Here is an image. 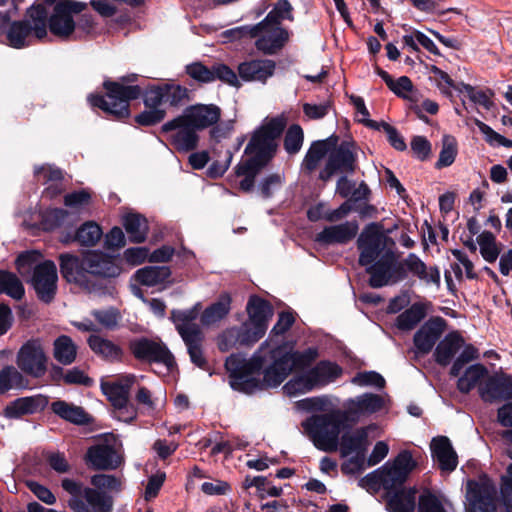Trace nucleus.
Returning <instances> with one entry per match:
<instances>
[{
  "mask_svg": "<svg viewBox=\"0 0 512 512\" xmlns=\"http://www.w3.org/2000/svg\"><path fill=\"white\" fill-rule=\"evenodd\" d=\"M268 341L261 343L250 359L242 354H231L225 361L229 373L230 387L238 392L251 395L256 391L281 385L293 369L310 366L319 356L318 348L309 347L304 351L287 350L285 344H277L268 351L271 363L264 368L263 355Z\"/></svg>",
  "mask_w": 512,
  "mask_h": 512,
  "instance_id": "1",
  "label": "nucleus"
},
{
  "mask_svg": "<svg viewBox=\"0 0 512 512\" xmlns=\"http://www.w3.org/2000/svg\"><path fill=\"white\" fill-rule=\"evenodd\" d=\"M424 269L425 263L415 253L399 261L392 248L385 250L381 257L365 267L369 275L368 284L374 289L399 283L408 277L409 272L414 276H422Z\"/></svg>",
  "mask_w": 512,
  "mask_h": 512,
  "instance_id": "2",
  "label": "nucleus"
},
{
  "mask_svg": "<svg viewBox=\"0 0 512 512\" xmlns=\"http://www.w3.org/2000/svg\"><path fill=\"white\" fill-rule=\"evenodd\" d=\"M302 427L317 449L335 452L340 434L350 430L352 424L348 419V412L333 409L326 413L311 415L302 422Z\"/></svg>",
  "mask_w": 512,
  "mask_h": 512,
  "instance_id": "3",
  "label": "nucleus"
},
{
  "mask_svg": "<svg viewBox=\"0 0 512 512\" xmlns=\"http://www.w3.org/2000/svg\"><path fill=\"white\" fill-rule=\"evenodd\" d=\"M105 95L90 94L87 98L92 108L102 110L107 118L115 121H125L131 116L130 101L144 97V91L139 85H123L111 79L102 84Z\"/></svg>",
  "mask_w": 512,
  "mask_h": 512,
  "instance_id": "4",
  "label": "nucleus"
},
{
  "mask_svg": "<svg viewBox=\"0 0 512 512\" xmlns=\"http://www.w3.org/2000/svg\"><path fill=\"white\" fill-rule=\"evenodd\" d=\"M59 270L62 278L70 284H75L88 293L98 296H114L116 286L107 284L101 279H90L87 269V251L82 255L61 253L58 256Z\"/></svg>",
  "mask_w": 512,
  "mask_h": 512,
  "instance_id": "5",
  "label": "nucleus"
},
{
  "mask_svg": "<svg viewBox=\"0 0 512 512\" xmlns=\"http://www.w3.org/2000/svg\"><path fill=\"white\" fill-rule=\"evenodd\" d=\"M285 127V118L278 116L269 119L254 130L244 154L250 156L248 159L268 166L277 153V139L283 134Z\"/></svg>",
  "mask_w": 512,
  "mask_h": 512,
  "instance_id": "6",
  "label": "nucleus"
},
{
  "mask_svg": "<svg viewBox=\"0 0 512 512\" xmlns=\"http://www.w3.org/2000/svg\"><path fill=\"white\" fill-rule=\"evenodd\" d=\"M44 11L36 4L29 6L23 19L14 20L4 31L6 44L14 49H22L33 44L32 39L42 41L46 38Z\"/></svg>",
  "mask_w": 512,
  "mask_h": 512,
  "instance_id": "7",
  "label": "nucleus"
},
{
  "mask_svg": "<svg viewBox=\"0 0 512 512\" xmlns=\"http://www.w3.org/2000/svg\"><path fill=\"white\" fill-rule=\"evenodd\" d=\"M342 373V367L336 362L321 360L303 375L288 381L284 385V390L289 395L311 391L315 387H322L335 381Z\"/></svg>",
  "mask_w": 512,
  "mask_h": 512,
  "instance_id": "8",
  "label": "nucleus"
},
{
  "mask_svg": "<svg viewBox=\"0 0 512 512\" xmlns=\"http://www.w3.org/2000/svg\"><path fill=\"white\" fill-rule=\"evenodd\" d=\"M356 245L359 251L358 263L361 267H366L381 257L385 250L393 249L395 242L384 234L382 224L372 222L363 228Z\"/></svg>",
  "mask_w": 512,
  "mask_h": 512,
  "instance_id": "9",
  "label": "nucleus"
},
{
  "mask_svg": "<svg viewBox=\"0 0 512 512\" xmlns=\"http://www.w3.org/2000/svg\"><path fill=\"white\" fill-rule=\"evenodd\" d=\"M128 348L138 362L163 364L169 372L177 366L174 355L161 340L156 341L142 336L131 339Z\"/></svg>",
  "mask_w": 512,
  "mask_h": 512,
  "instance_id": "10",
  "label": "nucleus"
},
{
  "mask_svg": "<svg viewBox=\"0 0 512 512\" xmlns=\"http://www.w3.org/2000/svg\"><path fill=\"white\" fill-rule=\"evenodd\" d=\"M466 488V512H497L496 485L487 474L480 475L479 480L469 479Z\"/></svg>",
  "mask_w": 512,
  "mask_h": 512,
  "instance_id": "11",
  "label": "nucleus"
},
{
  "mask_svg": "<svg viewBox=\"0 0 512 512\" xmlns=\"http://www.w3.org/2000/svg\"><path fill=\"white\" fill-rule=\"evenodd\" d=\"M16 364L24 374L35 379L42 378L48 369V356L41 340L26 341L17 352Z\"/></svg>",
  "mask_w": 512,
  "mask_h": 512,
  "instance_id": "12",
  "label": "nucleus"
},
{
  "mask_svg": "<svg viewBox=\"0 0 512 512\" xmlns=\"http://www.w3.org/2000/svg\"><path fill=\"white\" fill-rule=\"evenodd\" d=\"M57 282V267L52 260H44L34 266L30 283L40 302L50 304L54 301Z\"/></svg>",
  "mask_w": 512,
  "mask_h": 512,
  "instance_id": "13",
  "label": "nucleus"
},
{
  "mask_svg": "<svg viewBox=\"0 0 512 512\" xmlns=\"http://www.w3.org/2000/svg\"><path fill=\"white\" fill-rule=\"evenodd\" d=\"M181 118L182 114L164 123L161 126V133L167 134L175 131L169 137L170 144L178 152H190L198 147L199 135L197 132L199 130L194 128L191 122Z\"/></svg>",
  "mask_w": 512,
  "mask_h": 512,
  "instance_id": "14",
  "label": "nucleus"
},
{
  "mask_svg": "<svg viewBox=\"0 0 512 512\" xmlns=\"http://www.w3.org/2000/svg\"><path fill=\"white\" fill-rule=\"evenodd\" d=\"M189 99V90L179 84L165 83L149 85L144 90V106H161L167 103L170 107L179 108Z\"/></svg>",
  "mask_w": 512,
  "mask_h": 512,
  "instance_id": "15",
  "label": "nucleus"
},
{
  "mask_svg": "<svg viewBox=\"0 0 512 512\" xmlns=\"http://www.w3.org/2000/svg\"><path fill=\"white\" fill-rule=\"evenodd\" d=\"M87 264L90 279H101L107 284L115 285L110 279L122 273L119 258L102 251L88 250Z\"/></svg>",
  "mask_w": 512,
  "mask_h": 512,
  "instance_id": "16",
  "label": "nucleus"
},
{
  "mask_svg": "<svg viewBox=\"0 0 512 512\" xmlns=\"http://www.w3.org/2000/svg\"><path fill=\"white\" fill-rule=\"evenodd\" d=\"M36 7L44 11L46 36L49 30L52 35L63 41L70 40L76 29V22L73 16L66 13L64 6L56 3L51 15L43 4H36Z\"/></svg>",
  "mask_w": 512,
  "mask_h": 512,
  "instance_id": "17",
  "label": "nucleus"
},
{
  "mask_svg": "<svg viewBox=\"0 0 512 512\" xmlns=\"http://www.w3.org/2000/svg\"><path fill=\"white\" fill-rule=\"evenodd\" d=\"M478 391L485 403L508 402L512 400V375L504 372L490 375Z\"/></svg>",
  "mask_w": 512,
  "mask_h": 512,
  "instance_id": "18",
  "label": "nucleus"
},
{
  "mask_svg": "<svg viewBox=\"0 0 512 512\" xmlns=\"http://www.w3.org/2000/svg\"><path fill=\"white\" fill-rule=\"evenodd\" d=\"M417 488L405 484L393 483L383 493L385 509L388 512H415L417 506Z\"/></svg>",
  "mask_w": 512,
  "mask_h": 512,
  "instance_id": "19",
  "label": "nucleus"
},
{
  "mask_svg": "<svg viewBox=\"0 0 512 512\" xmlns=\"http://www.w3.org/2000/svg\"><path fill=\"white\" fill-rule=\"evenodd\" d=\"M447 322L441 316L429 318L414 334L413 344L417 353L427 355L443 334Z\"/></svg>",
  "mask_w": 512,
  "mask_h": 512,
  "instance_id": "20",
  "label": "nucleus"
},
{
  "mask_svg": "<svg viewBox=\"0 0 512 512\" xmlns=\"http://www.w3.org/2000/svg\"><path fill=\"white\" fill-rule=\"evenodd\" d=\"M276 70V62L272 59L258 58L241 62L238 67V75L244 82H259L266 84Z\"/></svg>",
  "mask_w": 512,
  "mask_h": 512,
  "instance_id": "21",
  "label": "nucleus"
},
{
  "mask_svg": "<svg viewBox=\"0 0 512 512\" xmlns=\"http://www.w3.org/2000/svg\"><path fill=\"white\" fill-rule=\"evenodd\" d=\"M222 110L216 104L197 103L185 108L182 120H187L199 131L217 124L221 118Z\"/></svg>",
  "mask_w": 512,
  "mask_h": 512,
  "instance_id": "22",
  "label": "nucleus"
},
{
  "mask_svg": "<svg viewBox=\"0 0 512 512\" xmlns=\"http://www.w3.org/2000/svg\"><path fill=\"white\" fill-rule=\"evenodd\" d=\"M49 404V398L42 394L20 397L11 401L4 408V416L9 419H19L24 415L42 412Z\"/></svg>",
  "mask_w": 512,
  "mask_h": 512,
  "instance_id": "23",
  "label": "nucleus"
},
{
  "mask_svg": "<svg viewBox=\"0 0 512 512\" xmlns=\"http://www.w3.org/2000/svg\"><path fill=\"white\" fill-rule=\"evenodd\" d=\"M431 456L442 472L451 473L458 465V456L447 436H436L430 443Z\"/></svg>",
  "mask_w": 512,
  "mask_h": 512,
  "instance_id": "24",
  "label": "nucleus"
},
{
  "mask_svg": "<svg viewBox=\"0 0 512 512\" xmlns=\"http://www.w3.org/2000/svg\"><path fill=\"white\" fill-rule=\"evenodd\" d=\"M359 230L357 221H346L338 225L325 227L316 234L315 241L323 246L347 244L355 238Z\"/></svg>",
  "mask_w": 512,
  "mask_h": 512,
  "instance_id": "25",
  "label": "nucleus"
},
{
  "mask_svg": "<svg viewBox=\"0 0 512 512\" xmlns=\"http://www.w3.org/2000/svg\"><path fill=\"white\" fill-rule=\"evenodd\" d=\"M86 464L93 470H114L119 467L120 460L113 446L96 444L88 448L85 455Z\"/></svg>",
  "mask_w": 512,
  "mask_h": 512,
  "instance_id": "26",
  "label": "nucleus"
},
{
  "mask_svg": "<svg viewBox=\"0 0 512 512\" xmlns=\"http://www.w3.org/2000/svg\"><path fill=\"white\" fill-rule=\"evenodd\" d=\"M179 335L187 347L190 361L198 368L208 371L209 364L203 352L204 334L202 330L196 327H191L189 330L179 329Z\"/></svg>",
  "mask_w": 512,
  "mask_h": 512,
  "instance_id": "27",
  "label": "nucleus"
},
{
  "mask_svg": "<svg viewBox=\"0 0 512 512\" xmlns=\"http://www.w3.org/2000/svg\"><path fill=\"white\" fill-rule=\"evenodd\" d=\"M384 407V399L382 396L373 393H364L354 399H348L346 402V409L348 412V419L351 424L357 421L355 415L372 414L379 412Z\"/></svg>",
  "mask_w": 512,
  "mask_h": 512,
  "instance_id": "28",
  "label": "nucleus"
},
{
  "mask_svg": "<svg viewBox=\"0 0 512 512\" xmlns=\"http://www.w3.org/2000/svg\"><path fill=\"white\" fill-rule=\"evenodd\" d=\"M51 411L66 422L78 426H87L94 423V418L83 407L69 403L65 400L53 401Z\"/></svg>",
  "mask_w": 512,
  "mask_h": 512,
  "instance_id": "29",
  "label": "nucleus"
},
{
  "mask_svg": "<svg viewBox=\"0 0 512 512\" xmlns=\"http://www.w3.org/2000/svg\"><path fill=\"white\" fill-rule=\"evenodd\" d=\"M355 143L353 141H342L340 145L330 153L328 157L329 165H332L337 172L353 174L357 165V154L353 151Z\"/></svg>",
  "mask_w": 512,
  "mask_h": 512,
  "instance_id": "30",
  "label": "nucleus"
},
{
  "mask_svg": "<svg viewBox=\"0 0 512 512\" xmlns=\"http://www.w3.org/2000/svg\"><path fill=\"white\" fill-rule=\"evenodd\" d=\"M464 343L465 340L458 331L447 333L435 347L433 353L435 362L442 367L448 366Z\"/></svg>",
  "mask_w": 512,
  "mask_h": 512,
  "instance_id": "31",
  "label": "nucleus"
},
{
  "mask_svg": "<svg viewBox=\"0 0 512 512\" xmlns=\"http://www.w3.org/2000/svg\"><path fill=\"white\" fill-rule=\"evenodd\" d=\"M392 483L405 484L410 473L416 468L417 463L409 450H402L392 462L384 465Z\"/></svg>",
  "mask_w": 512,
  "mask_h": 512,
  "instance_id": "32",
  "label": "nucleus"
},
{
  "mask_svg": "<svg viewBox=\"0 0 512 512\" xmlns=\"http://www.w3.org/2000/svg\"><path fill=\"white\" fill-rule=\"evenodd\" d=\"M371 430L372 425L358 427L352 432H349V430L343 431L341 438L339 437L338 445L340 446L341 457H348L358 450H368L369 432Z\"/></svg>",
  "mask_w": 512,
  "mask_h": 512,
  "instance_id": "33",
  "label": "nucleus"
},
{
  "mask_svg": "<svg viewBox=\"0 0 512 512\" xmlns=\"http://www.w3.org/2000/svg\"><path fill=\"white\" fill-rule=\"evenodd\" d=\"M246 311L248 313V322L259 327V331L268 328L270 319L273 316V306L271 303L258 296L251 295L248 299Z\"/></svg>",
  "mask_w": 512,
  "mask_h": 512,
  "instance_id": "34",
  "label": "nucleus"
},
{
  "mask_svg": "<svg viewBox=\"0 0 512 512\" xmlns=\"http://www.w3.org/2000/svg\"><path fill=\"white\" fill-rule=\"evenodd\" d=\"M121 224L131 243L140 244L146 241L149 233V225L144 215L137 212L126 213L122 216Z\"/></svg>",
  "mask_w": 512,
  "mask_h": 512,
  "instance_id": "35",
  "label": "nucleus"
},
{
  "mask_svg": "<svg viewBox=\"0 0 512 512\" xmlns=\"http://www.w3.org/2000/svg\"><path fill=\"white\" fill-rule=\"evenodd\" d=\"M87 343L90 349L103 360L110 363L123 362L124 350L111 340L92 334L88 337Z\"/></svg>",
  "mask_w": 512,
  "mask_h": 512,
  "instance_id": "36",
  "label": "nucleus"
},
{
  "mask_svg": "<svg viewBox=\"0 0 512 512\" xmlns=\"http://www.w3.org/2000/svg\"><path fill=\"white\" fill-rule=\"evenodd\" d=\"M426 316L427 305L423 302H415L396 317L394 326L399 331L408 332L415 329Z\"/></svg>",
  "mask_w": 512,
  "mask_h": 512,
  "instance_id": "37",
  "label": "nucleus"
},
{
  "mask_svg": "<svg viewBox=\"0 0 512 512\" xmlns=\"http://www.w3.org/2000/svg\"><path fill=\"white\" fill-rule=\"evenodd\" d=\"M232 298L227 292L221 293L217 300L206 307L200 316L204 326H210L224 319L231 310Z\"/></svg>",
  "mask_w": 512,
  "mask_h": 512,
  "instance_id": "38",
  "label": "nucleus"
},
{
  "mask_svg": "<svg viewBox=\"0 0 512 512\" xmlns=\"http://www.w3.org/2000/svg\"><path fill=\"white\" fill-rule=\"evenodd\" d=\"M338 137L333 135L325 140L314 141L309 147L304 160L303 166L308 172L314 171L320 160L327 154L331 146L337 144Z\"/></svg>",
  "mask_w": 512,
  "mask_h": 512,
  "instance_id": "39",
  "label": "nucleus"
},
{
  "mask_svg": "<svg viewBox=\"0 0 512 512\" xmlns=\"http://www.w3.org/2000/svg\"><path fill=\"white\" fill-rule=\"evenodd\" d=\"M266 166L252 161L250 159H245L240 161L234 168L235 174L237 176H243L244 178L239 183V188L243 192L250 193L253 191L255 186V179L257 175L265 168Z\"/></svg>",
  "mask_w": 512,
  "mask_h": 512,
  "instance_id": "40",
  "label": "nucleus"
},
{
  "mask_svg": "<svg viewBox=\"0 0 512 512\" xmlns=\"http://www.w3.org/2000/svg\"><path fill=\"white\" fill-rule=\"evenodd\" d=\"M488 377V369L481 363L469 366L457 380V389L462 394H469L479 382Z\"/></svg>",
  "mask_w": 512,
  "mask_h": 512,
  "instance_id": "41",
  "label": "nucleus"
},
{
  "mask_svg": "<svg viewBox=\"0 0 512 512\" xmlns=\"http://www.w3.org/2000/svg\"><path fill=\"white\" fill-rule=\"evenodd\" d=\"M171 276L167 266H145L135 272V279L143 286L153 287L164 283Z\"/></svg>",
  "mask_w": 512,
  "mask_h": 512,
  "instance_id": "42",
  "label": "nucleus"
},
{
  "mask_svg": "<svg viewBox=\"0 0 512 512\" xmlns=\"http://www.w3.org/2000/svg\"><path fill=\"white\" fill-rule=\"evenodd\" d=\"M359 122L370 129L383 131L387 136V141L395 150L405 151L407 149L404 137L389 123L385 121L378 122L372 119H361Z\"/></svg>",
  "mask_w": 512,
  "mask_h": 512,
  "instance_id": "43",
  "label": "nucleus"
},
{
  "mask_svg": "<svg viewBox=\"0 0 512 512\" xmlns=\"http://www.w3.org/2000/svg\"><path fill=\"white\" fill-rule=\"evenodd\" d=\"M101 390L111 405L115 408H121L129 400L130 384L120 381L101 383Z\"/></svg>",
  "mask_w": 512,
  "mask_h": 512,
  "instance_id": "44",
  "label": "nucleus"
},
{
  "mask_svg": "<svg viewBox=\"0 0 512 512\" xmlns=\"http://www.w3.org/2000/svg\"><path fill=\"white\" fill-rule=\"evenodd\" d=\"M53 356L62 365H70L75 361L77 348L69 336L61 335L54 340Z\"/></svg>",
  "mask_w": 512,
  "mask_h": 512,
  "instance_id": "45",
  "label": "nucleus"
},
{
  "mask_svg": "<svg viewBox=\"0 0 512 512\" xmlns=\"http://www.w3.org/2000/svg\"><path fill=\"white\" fill-rule=\"evenodd\" d=\"M387 467L381 466L380 468L368 473L359 480V486L366 489L368 492L376 493L381 488L386 492L393 484L386 471Z\"/></svg>",
  "mask_w": 512,
  "mask_h": 512,
  "instance_id": "46",
  "label": "nucleus"
},
{
  "mask_svg": "<svg viewBox=\"0 0 512 512\" xmlns=\"http://www.w3.org/2000/svg\"><path fill=\"white\" fill-rule=\"evenodd\" d=\"M0 294H6L17 301L24 297V286L16 274L0 270Z\"/></svg>",
  "mask_w": 512,
  "mask_h": 512,
  "instance_id": "47",
  "label": "nucleus"
},
{
  "mask_svg": "<svg viewBox=\"0 0 512 512\" xmlns=\"http://www.w3.org/2000/svg\"><path fill=\"white\" fill-rule=\"evenodd\" d=\"M103 236L101 226L95 221H86L76 229L77 243L84 247H93Z\"/></svg>",
  "mask_w": 512,
  "mask_h": 512,
  "instance_id": "48",
  "label": "nucleus"
},
{
  "mask_svg": "<svg viewBox=\"0 0 512 512\" xmlns=\"http://www.w3.org/2000/svg\"><path fill=\"white\" fill-rule=\"evenodd\" d=\"M201 309V304L196 303L193 307L186 310L173 309L171 311L170 319L175 324L176 330L190 329L191 327L200 328L194 321L197 319Z\"/></svg>",
  "mask_w": 512,
  "mask_h": 512,
  "instance_id": "49",
  "label": "nucleus"
},
{
  "mask_svg": "<svg viewBox=\"0 0 512 512\" xmlns=\"http://www.w3.org/2000/svg\"><path fill=\"white\" fill-rule=\"evenodd\" d=\"M84 499L94 512H112L113 510V498L105 492L85 487Z\"/></svg>",
  "mask_w": 512,
  "mask_h": 512,
  "instance_id": "50",
  "label": "nucleus"
},
{
  "mask_svg": "<svg viewBox=\"0 0 512 512\" xmlns=\"http://www.w3.org/2000/svg\"><path fill=\"white\" fill-rule=\"evenodd\" d=\"M417 512H447L442 497L426 488L418 496Z\"/></svg>",
  "mask_w": 512,
  "mask_h": 512,
  "instance_id": "51",
  "label": "nucleus"
},
{
  "mask_svg": "<svg viewBox=\"0 0 512 512\" xmlns=\"http://www.w3.org/2000/svg\"><path fill=\"white\" fill-rule=\"evenodd\" d=\"M282 20L293 21V7L288 0H277L272 10L264 18L269 26H280Z\"/></svg>",
  "mask_w": 512,
  "mask_h": 512,
  "instance_id": "52",
  "label": "nucleus"
},
{
  "mask_svg": "<svg viewBox=\"0 0 512 512\" xmlns=\"http://www.w3.org/2000/svg\"><path fill=\"white\" fill-rule=\"evenodd\" d=\"M14 387H24V376L14 366H5L0 370V394H5Z\"/></svg>",
  "mask_w": 512,
  "mask_h": 512,
  "instance_id": "53",
  "label": "nucleus"
},
{
  "mask_svg": "<svg viewBox=\"0 0 512 512\" xmlns=\"http://www.w3.org/2000/svg\"><path fill=\"white\" fill-rule=\"evenodd\" d=\"M62 488L69 493L72 498L69 500V507L73 510H85V503L82 499L84 497V488L81 482L73 479L64 478L61 481Z\"/></svg>",
  "mask_w": 512,
  "mask_h": 512,
  "instance_id": "54",
  "label": "nucleus"
},
{
  "mask_svg": "<svg viewBox=\"0 0 512 512\" xmlns=\"http://www.w3.org/2000/svg\"><path fill=\"white\" fill-rule=\"evenodd\" d=\"M69 216V212L63 208H51L41 215L40 225L46 232L54 231L61 227Z\"/></svg>",
  "mask_w": 512,
  "mask_h": 512,
  "instance_id": "55",
  "label": "nucleus"
},
{
  "mask_svg": "<svg viewBox=\"0 0 512 512\" xmlns=\"http://www.w3.org/2000/svg\"><path fill=\"white\" fill-rule=\"evenodd\" d=\"M457 142L453 136L445 135L442 139V149L439 158L435 163L437 169L448 167L452 165L457 156Z\"/></svg>",
  "mask_w": 512,
  "mask_h": 512,
  "instance_id": "56",
  "label": "nucleus"
},
{
  "mask_svg": "<svg viewBox=\"0 0 512 512\" xmlns=\"http://www.w3.org/2000/svg\"><path fill=\"white\" fill-rule=\"evenodd\" d=\"M145 110L134 117L138 126L151 127L161 123L166 117V110L161 106H145Z\"/></svg>",
  "mask_w": 512,
  "mask_h": 512,
  "instance_id": "57",
  "label": "nucleus"
},
{
  "mask_svg": "<svg viewBox=\"0 0 512 512\" xmlns=\"http://www.w3.org/2000/svg\"><path fill=\"white\" fill-rule=\"evenodd\" d=\"M304 132L299 124H292L286 131L283 141L285 151L294 155L298 153L303 145Z\"/></svg>",
  "mask_w": 512,
  "mask_h": 512,
  "instance_id": "58",
  "label": "nucleus"
},
{
  "mask_svg": "<svg viewBox=\"0 0 512 512\" xmlns=\"http://www.w3.org/2000/svg\"><path fill=\"white\" fill-rule=\"evenodd\" d=\"M462 352L459 354V356L454 360L449 375L451 377H459L461 374V371L463 370L464 366L471 361L477 360L479 358V351L478 349L472 345V344H464Z\"/></svg>",
  "mask_w": 512,
  "mask_h": 512,
  "instance_id": "59",
  "label": "nucleus"
},
{
  "mask_svg": "<svg viewBox=\"0 0 512 512\" xmlns=\"http://www.w3.org/2000/svg\"><path fill=\"white\" fill-rule=\"evenodd\" d=\"M239 331L240 345L251 347L258 342L266 333V329L259 331V327L251 322H244L241 326L237 327Z\"/></svg>",
  "mask_w": 512,
  "mask_h": 512,
  "instance_id": "60",
  "label": "nucleus"
},
{
  "mask_svg": "<svg viewBox=\"0 0 512 512\" xmlns=\"http://www.w3.org/2000/svg\"><path fill=\"white\" fill-rule=\"evenodd\" d=\"M213 82L219 80L231 87L240 88L241 82L236 72L224 63H214L212 65Z\"/></svg>",
  "mask_w": 512,
  "mask_h": 512,
  "instance_id": "61",
  "label": "nucleus"
},
{
  "mask_svg": "<svg viewBox=\"0 0 512 512\" xmlns=\"http://www.w3.org/2000/svg\"><path fill=\"white\" fill-rule=\"evenodd\" d=\"M499 493L506 512H512V464H509L505 473L501 475Z\"/></svg>",
  "mask_w": 512,
  "mask_h": 512,
  "instance_id": "62",
  "label": "nucleus"
},
{
  "mask_svg": "<svg viewBox=\"0 0 512 512\" xmlns=\"http://www.w3.org/2000/svg\"><path fill=\"white\" fill-rule=\"evenodd\" d=\"M91 315L99 324L109 330L115 329L121 318L119 310L115 307L93 310Z\"/></svg>",
  "mask_w": 512,
  "mask_h": 512,
  "instance_id": "63",
  "label": "nucleus"
},
{
  "mask_svg": "<svg viewBox=\"0 0 512 512\" xmlns=\"http://www.w3.org/2000/svg\"><path fill=\"white\" fill-rule=\"evenodd\" d=\"M185 73L198 83L213 82L212 66L207 67L201 61H196L185 66Z\"/></svg>",
  "mask_w": 512,
  "mask_h": 512,
  "instance_id": "64",
  "label": "nucleus"
}]
</instances>
